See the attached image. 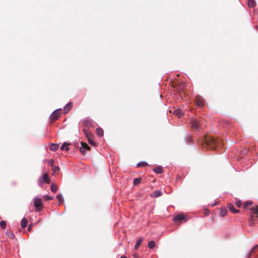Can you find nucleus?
Instances as JSON below:
<instances>
[{"label":"nucleus","instance_id":"c85d7f7f","mask_svg":"<svg viewBox=\"0 0 258 258\" xmlns=\"http://www.w3.org/2000/svg\"><path fill=\"white\" fill-rule=\"evenodd\" d=\"M252 203V202L251 201L245 202L243 205V208L246 209L249 205H251Z\"/></svg>","mask_w":258,"mask_h":258},{"label":"nucleus","instance_id":"f3484780","mask_svg":"<svg viewBox=\"0 0 258 258\" xmlns=\"http://www.w3.org/2000/svg\"><path fill=\"white\" fill-rule=\"evenodd\" d=\"M173 113L179 117H181L183 115V112L180 109H177L174 110Z\"/></svg>","mask_w":258,"mask_h":258},{"label":"nucleus","instance_id":"7c9ffc66","mask_svg":"<svg viewBox=\"0 0 258 258\" xmlns=\"http://www.w3.org/2000/svg\"><path fill=\"white\" fill-rule=\"evenodd\" d=\"M148 165V163L145 162H141L138 164V167L146 166Z\"/></svg>","mask_w":258,"mask_h":258},{"label":"nucleus","instance_id":"9d476101","mask_svg":"<svg viewBox=\"0 0 258 258\" xmlns=\"http://www.w3.org/2000/svg\"><path fill=\"white\" fill-rule=\"evenodd\" d=\"M59 117V110H55L51 114V118L52 120L55 121L57 120Z\"/></svg>","mask_w":258,"mask_h":258},{"label":"nucleus","instance_id":"c9c22d12","mask_svg":"<svg viewBox=\"0 0 258 258\" xmlns=\"http://www.w3.org/2000/svg\"><path fill=\"white\" fill-rule=\"evenodd\" d=\"M44 198L46 200H49V201L52 200L53 199V197H51V196H45L44 197Z\"/></svg>","mask_w":258,"mask_h":258},{"label":"nucleus","instance_id":"f8f14e48","mask_svg":"<svg viewBox=\"0 0 258 258\" xmlns=\"http://www.w3.org/2000/svg\"><path fill=\"white\" fill-rule=\"evenodd\" d=\"M185 216L183 214H179L177 215H176L174 218V221H181L182 220H183L185 219Z\"/></svg>","mask_w":258,"mask_h":258},{"label":"nucleus","instance_id":"473e14b6","mask_svg":"<svg viewBox=\"0 0 258 258\" xmlns=\"http://www.w3.org/2000/svg\"><path fill=\"white\" fill-rule=\"evenodd\" d=\"M48 164H49V165H50V166L52 168V167L54 166V160H53L52 159L49 160H48Z\"/></svg>","mask_w":258,"mask_h":258},{"label":"nucleus","instance_id":"39448f33","mask_svg":"<svg viewBox=\"0 0 258 258\" xmlns=\"http://www.w3.org/2000/svg\"><path fill=\"white\" fill-rule=\"evenodd\" d=\"M195 103L196 104V105L198 106L199 107H202L204 106V100L200 96H197L195 98Z\"/></svg>","mask_w":258,"mask_h":258},{"label":"nucleus","instance_id":"9b49d317","mask_svg":"<svg viewBox=\"0 0 258 258\" xmlns=\"http://www.w3.org/2000/svg\"><path fill=\"white\" fill-rule=\"evenodd\" d=\"M227 206L229 210L233 213L236 214L239 212V210L236 209L231 204L228 203Z\"/></svg>","mask_w":258,"mask_h":258},{"label":"nucleus","instance_id":"c756f323","mask_svg":"<svg viewBox=\"0 0 258 258\" xmlns=\"http://www.w3.org/2000/svg\"><path fill=\"white\" fill-rule=\"evenodd\" d=\"M0 226L3 229H5L6 228V222L5 221H2L0 222Z\"/></svg>","mask_w":258,"mask_h":258},{"label":"nucleus","instance_id":"dca6fc26","mask_svg":"<svg viewBox=\"0 0 258 258\" xmlns=\"http://www.w3.org/2000/svg\"><path fill=\"white\" fill-rule=\"evenodd\" d=\"M70 144L67 143H64L60 147L61 150H65L66 151H68L70 148L68 147V146L70 145Z\"/></svg>","mask_w":258,"mask_h":258},{"label":"nucleus","instance_id":"6ab92c4d","mask_svg":"<svg viewBox=\"0 0 258 258\" xmlns=\"http://www.w3.org/2000/svg\"><path fill=\"white\" fill-rule=\"evenodd\" d=\"M227 210L226 208H224L221 209L219 215L221 217H223L227 214Z\"/></svg>","mask_w":258,"mask_h":258},{"label":"nucleus","instance_id":"b1692460","mask_svg":"<svg viewBox=\"0 0 258 258\" xmlns=\"http://www.w3.org/2000/svg\"><path fill=\"white\" fill-rule=\"evenodd\" d=\"M51 170H52V174L55 175L56 174V173L59 170V167L57 166H54V167H52Z\"/></svg>","mask_w":258,"mask_h":258},{"label":"nucleus","instance_id":"1a4fd4ad","mask_svg":"<svg viewBox=\"0 0 258 258\" xmlns=\"http://www.w3.org/2000/svg\"><path fill=\"white\" fill-rule=\"evenodd\" d=\"M191 126L192 128L198 130L200 126V122L199 121L196 119H194L191 120Z\"/></svg>","mask_w":258,"mask_h":258},{"label":"nucleus","instance_id":"aec40b11","mask_svg":"<svg viewBox=\"0 0 258 258\" xmlns=\"http://www.w3.org/2000/svg\"><path fill=\"white\" fill-rule=\"evenodd\" d=\"M72 106L73 105L71 102L68 103L64 108V112L67 113L72 107Z\"/></svg>","mask_w":258,"mask_h":258},{"label":"nucleus","instance_id":"f257e3e1","mask_svg":"<svg viewBox=\"0 0 258 258\" xmlns=\"http://www.w3.org/2000/svg\"><path fill=\"white\" fill-rule=\"evenodd\" d=\"M218 142L219 141L213 137L207 136L204 138V142L202 143V146L208 149L215 150Z\"/></svg>","mask_w":258,"mask_h":258},{"label":"nucleus","instance_id":"72a5a7b5","mask_svg":"<svg viewBox=\"0 0 258 258\" xmlns=\"http://www.w3.org/2000/svg\"><path fill=\"white\" fill-rule=\"evenodd\" d=\"M56 198L57 199V200L58 201V202L59 203L61 202V201L62 200V198L60 195H59V194L57 195Z\"/></svg>","mask_w":258,"mask_h":258},{"label":"nucleus","instance_id":"412c9836","mask_svg":"<svg viewBox=\"0 0 258 258\" xmlns=\"http://www.w3.org/2000/svg\"><path fill=\"white\" fill-rule=\"evenodd\" d=\"M6 234L10 238H11V239H14L15 237V236L14 233L11 230L7 231L6 232Z\"/></svg>","mask_w":258,"mask_h":258},{"label":"nucleus","instance_id":"58836bf2","mask_svg":"<svg viewBox=\"0 0 258 258\" xmlns=\"http://www.w3.org/2000/svg\"><path fill=\"white\" fill-rule=\"evenodd\" d=\"M120 258H127L126 256L124 255H122Z\"/></svg>","mask_w":258,"mask_h":258},{"label":"nucleus","instance_id":"423d86ee","mask_svg":"<svg viewBox=\"0 0 258 258\" xmlns=\"http://www.w3.org/2000/svg\"><path fill=\"white\" fill-rule=\"evenodd\" d=\"M34 206L37 209V211H39L42 208V202L40 199L36 198L34 202Z\"/></svg>","mask_w":258,"mask_h":258},{"label":"nucleus","instance_id":"cd10ccee","mask_svg":"<svg viewBox=\"0 0 258 258\" xmlns=\"http://www.w3.org/2000/svg\"><path fill=\"white\" fill-rule=\"evenodd\" d=\"M141 180H142L141 177L135 178L134 180V182H133L134 185H138L141 182Z\"/></svg>","mask_w":258,"mask_h":258},{"label":"nucleus","instance_id":"ddd939ff","mask_svg":"<svg viewBox=\"0 0 258 258\" xmlns=\"http://www.w3.org/2000/svg\"><path fill=\"white\" fill-rule=\"evenodd\" d=\"M162 195V192L160 190H155L151 195L152 197L157 198Z\"/></svg>","mask_w":258,"mask_h":258},{"label":"nucleus","instance_id":"f03ea898","mask_svg":"<svg viewBox=\"0 0 258 258\" xmlns=\"http://www.w3.org/2000/svg\"><path fill=\"white\" fill-rule=\"evenodd\" d=\"M50 182V180L49 178L48 174L47 173H45L39 178L38 183L39 186H42L43 183L49 184Z\"/></svg>","mask_w":258,"mask_h":258},{"label":"nucleus","instance_id":"0eeeda50","mask_svg":"<svg viewBox=\"0 0 258 258\" xmlns=\"http://www.w3.org/2000/svg\"><path fill=\"white\" fill-rule=\"evenodd\" d=\"M82 123L83 126L85 128H89L93 126V123L92 121L89 119H85L83 120Z\"/></svg>","mask_w":258,"mask_h":258},{"label":"nucleus","instance_id":"4c0bfd02","mask_svg":"<svg viewBox=\"0 0 258 258\" xmlns=\"http://www.w3.org/2000/svg\"><path fill=\"white\" fill-rule=\"evenodd\" d=\"M32 224H30V225L28 226V227L27 230H28L29 231H31V229H32Z\"/></svg>","mask_w":258,"mask_h":258},{"label":"nucleus","instance_id":"f704fd0d","mask_svg":"<svg viewBox=\"0 0 258 258\" xmlns=\"http://www.w3.org/2000/svg\"><path fill=\"white\" fill-rule=\"evenodd\" d=\"M235 204H236V206L239 208L242 205V203L240 201H237L235 202Z\"/></svg>","mask_w":258,"mask_h":258},{"label":"nucleus","instance_id":"a211bd4d","mask_svg":"<svg viewBox=\"0 0 258 258\" xmlns=\"http://www.w3.org/2000/svg\"><path fill=\"white\" fill-rule=\"evenodd\" d=\"M27 224H28L27 220L25 218H23L22 220H21V227L22 228H26L27 226Z\"/></svg>","mask_w":258,"mask_h":258},{"label":"nucleus","instance_id":"4468645a","mask_svg":"<svg viewBox=\"0 0 258 258\" xmlns=\"http://www.w3.org/2000/svg\"><path fill=\"white\" fill-rule=\"evenodd\" d=\"M59 147V145L58 144H51L50 145V150L52 151H56Z\"/></svg>","mask_w":258,"mask_h":258},{"label":"nucleus","instance_id":"2eb2a0df","mask_svg":"<svg viewBox=\"0 0 258 258\" xmlns=\"http://www.w3.org/2000/svg\"><path fill=\"white\" fill-rule=\"evenodd\" d=\"M96 133L97 135L100 137H102L104 135V131L100 127H98L96 129Z\"/></svg>","mask_w":258,"mask_h":258},{"label":"nucleus","instance_id":"a878e982","mask_svg":"<svg viewBox=\"0 0 258 258\" xmlns=\"http://www.w3.org/2000/svg\"><path fill=\"white\" fill-rule=\"evenodd\" d=\"M50 189L52 192H56L57 190V186L54 183H52L50 187Z\"/></svg>","mask_w":258,"mask_h":258},{"label":"nucleus","instance_id":"2f4dec72","mask_svg":"<svg viewBox=\"0 0 258 258\" xmlns=\"http://www.w3.org/2000/svg\"><path fill=\"white\" fill-rule=\"evenodd\" d=\"M258 248V245H254L251 250H250V254H251L252 253L255 252V250Z\"/></svg>","mask_w":258,"mask_h":258},{"label":"nucleus","instance_id":"7ed1b4c3","mask_svg":"<svg viewBox=\"0 0 258 258\" xmlns=\"http://www.w3.org/2000/svg\"><path fill=\"white\" fill-rule=\"evenodd\" d=\"M83 131L86 137L87 138L89 143L91 145H95V144L93 140V136L92 133L85 128H84Z\"/></svg>","mask_w":258,"mask_h":258},{"label":"nucleus","instance_id":"e433bc0d","mask_svg":"<svg viewBox=\"0 0 258 258\" xmlns=\"http://www.w3.org/2000/svg\"><path fill=\"white\" fill-rule=\"evenodd\" d=\"M133 257L134 258H139V255L138 253H135L133 254Z\"/></svg>","mask_w":258,"mask_h":258},{"label":"nucleus","instance_id":"6e6552de","mask_svg":"<svg viewBox=\"0 0 258 258\" xmlns=\"http://www.w3.org/2000/svg\"><path fill=\"white\" fill-rule=\"evenodd\" d=\"M82 147L80 148V151L82 154H85V150H87L88 151L90 150V147L85 142L81 143Z\"/></svg>","mask_w":258,"mask_h":258},{"label":"nucleus","instance_id":"bb28decb","mask_svg":"<svg viewBox=\"0 0 258 258\" xmlns=\"http://www.w3.org/2000/svg\"><path fill=\"white\" fill-rule=\"evenodd\" d=\"M155 246V241L153 240L150 241L148 243V246L149 248H153Z\"/></svg>","mask_w":258,"mask_h":258},{"label":"nucleus","instance_id":"4be33fe9","mask_svg":"<svg viewBox=\"0 0 258 258\" xmlns=\"http://www.w3.org/2000/svg\"><path fill=\"white\" fill-rule=\"evenodd\" d=\"M153 170L155 172L158 174H160L163 172V169L160 166L155 167V168H154Z\"/></svg>","mask_w":258,"mask_h":258},{"label":"nucleus","instance_id":"393cba45","mask_svg":"<svg viewBox=\"0 0 258 258\" xmlns=\"http://www.w3.org/2000/svg\"><path fill=\"white\" fill-rule=\"evenodd\" d=\"M143 240V238H141L138 241H137V242H136V244H135V249L137 250L140 244L142 243V241Z\"/></svg>","mask_w":258,"mask_h":258},{"label":"nucleus","instance_id":"20e7f679","mask_svg":"<svg viewBox=\"0 0 258 258\" xmlns=\"http://www.w3.org/2000/svg\"><path fill=\"white\" fill-rule=\"evenodd\" d=\"M250 210L252 212V214L253 215V216H251V217L249 221V222L251 223L252 224L253 223L252 221L253 220L254 218L258 219V206H256L254 207L251 208Z\"/></svg>","mask_w":258,"mask_h":258},{"label":"nucleus","instance_id":"5701e85b","mask_svg":"<svg viewBox=\"0 0 258 258\" xmlns=\"http://www.w3.org/2000/svg\"><path fill=\"white\" fill-rule=\"evenodd\" d=\"M256 3L254 0H248V6L250 8H253L255 6Z\"/></svg>","mask_w":258,"mask_h":258}]
</instances>
